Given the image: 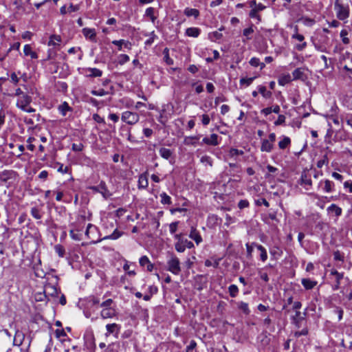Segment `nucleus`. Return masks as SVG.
Listing matches in <instances>:
<instances>
[{
    "mask_svg": "<svg viewBox=\"0 0 352 352\" xmlns=\"http://www.w3.org/2000/svg\"><path fill=\"white\" fill-rule=\"evenodd\" d=\"M18 177V173L13 170H4L0 172V181L6 184L8 187L16 182Z\"/></svg>",
    "mask_w": 352,
    "mask_h": 352,
    "instance_id": "obj_1",
    "label": "nucleus"
},
{
    "mask_svg": "<svg viewBox=\"0 0 352 352\" xmlns=\"http://www.w3.org/2000/svg\"><path fill=\"white\" fill-rule=\"evenodd\" d=\"M334 10L336 12V16L339 20L344 21L349 16V6L340 3L339 0L336 1Z\"/></svg>",
    "mask_w": 352,
    "mask_h": 352,
    "instance_id": "obj_2",
    "label": "nucleus"
},
{
    "mask_svg": "<svg viewBox=\"0 0 352 352\" xmlns=\"http://www.w3.org/2000/svg\"><path fill=\"white\" fill-rule=\"evenodd\" d=\"M168 270L175 275H178L181 272L179 259L175 255H171L167 261Z\"/></svg>",
    "mask_w": 352,
    "mask_h": 352,
    "instance_id": "obj_3",
    "label": "nucleus"
},
{
    "mask_svg": "<svg viewBox=\"0 0 352 352\" xmlns=\"http://www.w3.org/2000/svg\"><path fill=\"white\" fill-rule=\"evenodd\" d=\"M121 120L129 125H134L138 122L140 116L135 112L126 111L122 113Z\"/></svg>",
    "mask_w": 352,
    "mask_h": 352,
    "instance_id": "obj_4",
    "label": "nucleus"
},
{
    "mask_svg": "<svg viewBox=\"0 0 352 352\" xmlns=\"http://www.w3.org/2000/svg\"><path fill=\"white\" fill-rule=\"evenodd\" d=\"M89 189L96 192L100 193L107 199L111 195L104 182L101 181L98 186H90Z\"/></svg>",
    "mask_w": 352,
    "mask_h": 352,
    "instance_id": "obj_5",
    "label": "nucleus"
},
{
    "mask_svg": "<svg viewBox=\"0 0 352 352\" xmlns=\"http://www.w3.org/2000/svg\"><path fill=\"white\" fill-rule=\"evenodd\" d=\"M330 275L333 276L335 278V283L332 285V289L334 291L339 289L340 287L341 280L344 278V273H340L336 270L332 269L330 271Z\"/></svg>",
    "mask_w": 352,
    "mask_h": 352,
    "instance_id": "obj_6",
    "label": "nucleus"
},
{
    "mask_svg": "<svg viewBox=\"0 0 352 352\" xmlns=\"http://www.w3.org/2000/svg\"><path fill=\"white\" fill-rule=\"evenodd\" d=\"M31 102V96H28V94H23L22 96L18 98L16 102V107L20 108L21 109H25V107H28Z\"/></svg>",
    "mask_w": 352,
    "mask_h": 352,
    "instance_id": "obj_7",
    "label": "nucleus"
},
{
    "mask_svg": "<svg viewBox=\"0 0 352 352\" xmlns=\"http://www.w3.org/2000/svg\"><path fill=\"white\" fill-rule=\"evenodd\" d=\"M107 333H105L106 337L110 334H113L114 336L118 338L120 331V326L116 323L108 324L106 325Z\"/></svg>",
    "mask_w": 352,
    "mask_h": 352,
    "instance_id": "obj_8",
    "label": "nucleus"
},
{
    "mask_svg": "<svg viewBox=\"0 0 352 352\" xmlns=\"http://www.w3.org/2000/svg\"><path fill=\"white\" fill-rule=\"evenodd\" d=\"M25 340V334L20 330H16L13 343L16 346H20L23 344Z\"/></svg>",
    "mask_w": 352,
    "mask_h": 352,
    "instance_id": "obj_9",
    "label": "nucleus"
},
{
    "mask_svg": "<svg viewBox=\"0 0 352 352\" xmlns=\"http://www.w3.org/2000/svg\"><path fill=\"white\" fill-rule=\"evenodd\" d=\"M218 138L219 136L217 134L212 133L210 135V137L204 138L202 140V142L208 145L217 146L219 144Z\"/></svg>",
    "mask_w": 352,
    "mask_h": 352,
    "instance_id": "obj_10",
    "label": "nucleus"
},
{
    "mask_svg": "<svg viewBox=\"0 0 352 352\" xmlns=\"http://www.w3.org/2000/svg\"><path fill=\"white\" fill-rule=\"evenodd\" d=\"M300 184L304 186L306 189H308V188L306 187L307 186H311L312 182L308 173L305 171L302 172L300 177Z\"/></svg>",
    "mask_w": 352,
    "mask_h": 352,
    "instance_id": "obj_11",
    "label": "nucleus"
},
{
    "mask_svg": "<svg viewBox=\"0 0 352 352\" xmlns=\"http://www.w3.org/2000/svg\"><path fill=\"white\" fill-rule=\"evenodd\" d=\"M155 12L156 10L154 8L149 7L146 10L144 16L148 17L152 22V23L155 24L157 18V16L155 15Z\"/></svg>",
    "mask_w": 352,
    "mask_h": 352,
    "instance_id": "obj_12",
    "label": "nucleus"
},
{
    "mask_svg": "<svg viewBox=\"0 0 352 352\" xmlns=\"http://www.w3.org/2000/svg\"><path fill=\"white\" fill-rule=\"evenodd\" d=\"M147 173H144L139 176L138 179V188L146 189L148 186V181L147 177Z\"/></svg>",
    "mask_w": 352,
    "mask_h": 352,
    "instance_id": "obj_13",
    "label": "nucleus"
},
{
    "mask_svg": "<svg viewBox=\"0 0 352 352\" xmlns=\"http://www.w3.org/2000/svg\"><path fill=\"white\" fill-rule=\"evenodd\" d=\"M189 237L190 239H192V240H194L197 245L199 244L202 241V238H201L199 232L194 227L191 228Z\"/></svg>",
    "mask_w": 352,
    "mask_h": 352,
    "instance_id": "obj_14",
    "label": "nucleus"
},
{
    "mask_svg": "<svg viewBox=\"0 0 352 352\" xmlns=\"http://www.w3.org/2000/svg\"><path fill=\"white\" fill-rule=\"evenodd\" d=\"M274 148V144L270 142V140L263 139L261 142V151L263 152L270 153Z\"/></svg>",
    "mask_w": 352,
    "mask_h": 352,
    "instance_id": "obj_15",
    "label": "nucleus"
},
{
    "mask_svg": "<svg viewBox=\"0 0 352 352\" xmlns=\"http://www.w3.org/2000/svg\"><path fill=\"white\" fill-rule=\"evenodd\" d=\"M293 79L292 80H302L306 79V76L304 73V70L302 68H297L292 72Z\"/></svg>",
    "mask_w": 352,
    "mask_h": 352,
    "instance_id": "obj_16",
    "label": "nucleus"
},
{
    "mask_svg": "<svg viewBox=\"0 0 352 352\" xmlns=\"http://www.w3.org/2000/svg\"><path fill=\"white\" fill-rule=\"evenodd\" d=\"M82 34L86 38H89L91 41H94L96 39V34L94 29L87 28H83Z\"/></svg>",
    "mask_w": 352,
    "mask_h": 352,
    "instance_id": "obj_17",
    "label": "nucleus"
},
{
    "mask_svg": "<svg viewBox=\"0 0 352 352\" xmlns=\"http://www.w3.org/2000/svg\"><path fill=\"white\" fill-rule=\"evenodd\" d=\"M201 30L199 28H188L186 30V35L190 37L197 38L199 36Z\"/></svg>",
    "mask_w": 352,
    "mask_h": 352,
    "instance_id": "obj_18",
    "label": "nucleus"
},
{
    "mask_svg": "<svg viewBox=\"0 0 352 352\" xmlns=\"http://www.w3.org/2000/svg\"><path fill=\"white\" fill-rule=\"evenodd\" d=\"M252 245L255 246L258 251H260V258L263 262H265L267 259V254L266 249L261 245L253 243Z\"/></svg>",
    "mask_w": 352,
    "mask_h": 352,
    "instance_id": "obj_19",
    "label": "nucleus"
},
{
    "mask_svg": "<svg viewBox=\"0 0 352 352\" xmlns=\"http://www.w3.org/2000/svg\"><path fill=\"white\" fill-rule=\"evenodd\" d=\"M270 253L274 259L277 260L282 256L283 250L278 246H274L270 249Z\"/></svg>",
    "mask_w": 352,
    "mask_h": 352,
    "instance_id": "obj_20",
    "label": "nucleus"
},
{
    "mask_svg": "<svg viewBox=\"0 0 352 352\" xmlns=\"http://www.w3.org/2000/svg\"><path fill=\"white\" fill-rule=\"evenodd\" d=\"M301 283L306 289L309 290L313 289L317 285V281L309 278H302Z\"/></svg>",
    "mask_w": 352,
    "mask_h": 352,
    "instance_id": "obj_21",
    "label": "nucleus"
},
{
    "mask_svg": "<svg viewBox=\"0 0 352 352\" xmlns=\"http://www.w3.org/2000/svg\"><path fill=\"white\" fill-rule=\"evenodd\" d=\"M100 316L104 319L112 318L115 316V310L111 308H104L101 311Z\"/></svg>",
    "mask_w": 352,
    "mask_h": 352,
    "instance_id": "obj_22",
    "label": "nucleus"
},
{
    "mask_svg": "<svg viewBox=\"0 0 352 352\" xmlns=\"http://www.w3.org/2000/svg\"><path fill=\"white\" fill-rule=\"evenodd\" d=\"M44 292L47 297V296H55L58 294V289L56 287L50 284L45 286Z\"/></svg>",
    "mask_w": 352,
    "mask_h": 352,
    "instance_id": "obj_23",
    "label": "nucleus"
},
{
    "mask_svg": "<svg viewBox=\"0 0 352 352\" xmlns=\"http://www.w3.org/2000/svg\"><path fill=\"white\" fill-rule=\"evenodd\" d=\"M61 37L59 35L53 34L50 37V40L48 41L47 45L49 46H56L59 45L60 43L61 42Z\"/></svg>",
    "mask_w": 352,
    "mask_h": 352,
    "instance_id": "obj_24",
    "label": "nucleus"
},
{
    "mask_svg": "<svg viewBox=\"0 0 352 352\" xmlns=\"http://www.w3.org/2000/svg\"><path fill=\"white\" fill-rule=\"evenodd\" d=\"M23 52L25 56H30L32 59L38 58L37 54L32 50V47L30 45H25L24 46Z\"/></svg>",
    "mask_w": 352,
    "mask_h": 352,
    "instance_id": "obj_25",
    "label": "nucleus"
},
{
    "mask_svg": "<svg viewBox=\"0 0 352 352\" xmlns=\"http://www.w3.org/2000/svg\"><path fill=\"white\" fill-rule=\"evenodd\" d=\"M292 80V78L291 77V76L287 74H284V75H282L279 77L278 78V84L281 86H284L288 83H289Z\"/></svg>",
    "mask_w": 352,
    "mask_h": 352,
    "instance_id": "obj_26",
    "label": "nucleus"
},
{
    "mask_svg": "<svg viewBox=\"0 0 352 352\" xmlns=\"http://www.w3.org/2000/svg\"><path fill=\"white\" fill-rule=\"evenodd\" d=\"M72 110V108L69 106L67 102H64L58 107V111L63 116L67 115V111H71Z\"/></svg>",
    "mask_w": 352,
    "mask_h": 352,
    "instance_id": "obj_27",
    "label": "nucleus"
},
{
    "mask_svg": "<svg viewBox=\"0 0 352 352\" xmlns=\"http://www.w3.org/2000/svg\"><path fill=\"white\" fill-rule=\"evenodd\" d=\"M184 13L187 16H194L195 18H197L199 15V11L195 8H186Z\"/></svg>",
    "mask_w": 352,
    "mask_h": 352,
    "instance_id": "obj_28",
    "label": "nucleus"
},
{
    "mask_svg": "<svg viewBox=\"0 0 352 352\" xmlns=\"http://www.w3.org/2000/svg\"><path fill=\"white\" fill-rule=\"evenodd\" d=\"M223 34L219 31H214L208 34V38L213 42H216L222 38Z\"/></svg>",
    "mask_w": 352,
    "mask_h": 352,
    "instance_id": "obj_29",
    "label": "nucleus"
},
{
    "mask_svg": "<svg viewBox=\"0 0 352 352\" xmlns=\"http://www.w3.org/2000/svg\"><path fill=\"white\" fill-rule=\"evenodd\" d=\"M160 155L162 157L168 160L172 155V151L166 148L162 147L159 151Z\"/></svg>",
    "mask_w": 352,
    "mask_h": 352,
    "instance_id": "obj_30",
    "label": "nucleus"
},
{
    "mask_svg": "<svg viewBox=\"0 0 352 352\" xmlns=\"http://www.w3.org/2000/svg\"><path fill=\"white\" fill-rule=\"evenodd\" d=\"M123 234V232H120V231H118L117 229H116L112 234L108 235V236H104L102 239L103 240H106V239H113V240H116V239H118V238H120L121 236H122Z\"/></svg>",
    "mask_w": 352,
    "mask_h": 352,
    "instance_id": "obj_31",
    "label": "nucleus"
},
{
    "mask_svg": "<svg viewBox=\"0 0 352 352\" xmlns=\"http://www.w3.org/2000/svg\"><path fill=\"white\" fill-rule=\"evenodd\" d=\"M324 188L323 190L326 192H331L333 190L334 188V184L333 182L326 179L324 182Z\"/></svg>",
    "mask_w": 352,
    "mask_h": 352,
    "instance_id": "obj_32",
    "label": "nucleus"
},
{
    "mask_svg": "<svg viewBox=\"0 0 352 352\" xmlns=\"http://www.w3.org/2000/svg\"><path fill=\"white\" fill-rule=\"evenodd\" d=\"M87 71L89 72L88 76L89 77H100L102 75V72L97 68H88Z\"/></svg>",
    "mask_w": 352,
    "mask_h": 352,
    "instance_id": "obj_33",
    "label": "nucleus"
},
{
    "mask_svg": "<svg viewBox=\"0 0 352 352\" xmlns=\"http://www.w3.org/2000/svg\"><path fill=\"white\" fill-rule=\"evenodd\" d=\"M291 144V140L288 137L284 136L283 140L278 142V146L280 149H285Z\"/></svg>",
    "mask_w": 352,
    "mask_h": 352,
    "instance_id": "obj_34",
    "label": "nucleus"
},
{
    "mask_svg": "<svg viewBox=\"0 0 352 352\" xmlns=\"http://www.w3.org/2000/svg\"><path fill=\"white\" fill-rule=\"evenodd\" d=\"M329 212H333L336 214L337 217H339L342 214V208L338 207L337 205L333 204L327 208Z\"/></svg>",
    "mask_w": 352,
    "mask_h": 352,
    "instance_id": "obj_35",
    "label": "nucleus"
},
{
    "mask_svg": "<svg viewBox=\"0 0 352 352\" xmlns=\"http://www.w3.org/2000/svg\"><path fill=\"white\" fill-rule=\"evenodd\" d=\"M161 198V204H168L170 205L172 204L171 198L169 195H168L166 192H162L160 195Z\"/></svg>",
    "mask_w": 352,
    "mask_h": 352,
    "instance_id": "obj_36",
    "label": "nucleus"
},
{
    "mask_svg": "<svg viewBox=\"0 0 352 352\" xmlns=\"http://www.w3.org/2000/svg\"><path fill=\"white\" fill-rule=\"evenodd\" d=\"M258 91L265 98H269L272 96V92L267 91L266 87L263 85L258 87Z\"/></svg>",
    "mask_w": 352,
    "mask_h": 352,
    "instance_id": "obj_37",
    "label": "nucleus"
},
{
    "mask_svg": "<svg viewBox=\"0 0 352 352\" xmlns=\"http://www.w3.org/2000/svg\"><path fill=\"white\" fill-rule=\"evenodd\" d=\"M30 213L32 216L36 219H41L42 217L41 210L36 207L32 208Z\"/></svg>",
    "mask_w": 352,
    "mask_h": 352,
    "instance_id": "obj_38",
    "label": "nucleus"
},
{
    "mask_svg": "<svg viewBox=\"0 0 352 352\" xmlns=\"http://www.w3.org/2000/svg\"><path fill=\"white\" fill-rule=\"evenodd\" d=\"M228 292L231 297H236L239 293V288L236 285H230L228 287Z\"/></svg>",
    "mask_w": 352,
    "mask_h": 352,
    "instance_id": "obj_39",
    "label": "nucleus"
},
{
    "mask_svg": "<svg viewBox=\"0 0 352 352\" xmlns=\"http://www.w3.org/2000/svg\"><path fill=\"white\" fill-rule=\"evenodd\" d=\"M199 137L198 136H189V137H186L185 139H184V144L186 145H192V146H195V142L194 140H199Z\"/></svg>",
    "mask_w": 352,
    "mask_h": 352,
    "instance_id": "obj_40",
    "label": "nucleus"
},
{
    "mask_svg": "<svg viewBox=\"0 0 352 352\" xmlns=\"http://www.w3.org/2000/svg\"><path fill=\"white\" fill-rule=\"evenodd\" d=\"M238 308L241 310L244 314H249L250 309L248 307V304L244 302H239L238 303Z\"/></svg>",
    "mask_w": 352,
    "mask_h": 352,
    "instance_id": "obj_41",
    "label": "nucleus"
},
{
    "mask_svg": "<svg viewBox=\"0 0 352 352\" xmlns=\"http://www.w3.org/2000/svg\"><path fill=\"white\" fill-rule=\"evenodd\" d=\"M254 25L252 24L250 27L245 28L243 30V35L246 37L248 40L251 39L252 38L250 36L254 32Z\"/></svg>",
    "mask_w": 352,
    "mask_h": 352,
    "instance_id": "obj_42",
    "label": "nucleus"
},
{
    "mask_svg": "<svg viewBox=\"0 0 352 352\" xmlns=\"http://www.w3.org/2000/svg\"><path fill=\"white\" fill-rule=\"evenodd\" d=\"M329 158L327 155H324L322 158L317 162V167L321 168L324 165H328Z\"/></svg>",
    "mask_w": 352,
    "mask_h": 352,
    "instance_id": "obj_43",
    "label": "nucleus"
},
{
    "mask_svg": "<svg viewBox=\"0 0 352 352\" xmlns=\"http://www.w3.org/2000/svg\"><path fill=\"white\" fill-rule=\"evenodd\" d=\"M112 43L113 45L122 44L124 46V47L128 48V49H131V43L129 41H125L123 39L113 41Z\"/></svg>",
    "mask_w": 352,
    "mask_h": 352,
    "instance_id": "obj_44",
    "label": "nucleus"
},
{
    "mask_svg": "<svg viewBox=\"0 0 352 352\" xmlns=\"http://www.w3.org/2000/svg\"><path fill=\"white\" fill-rule=\"evenodd\" d=\"M314 45L316 50H317L319 52H328L327 46L323 43H321L320 42H315L314 43Z\"/></svg>",
    "mask_w": 352,
    "mask_h": 352,
    "instance_id": "obj_45",
    "label": "nucleus"
},
{
    "mask_svg": "<svg viewBox=\"0 0 352 352\" xmlns=\"http://www.w3.org/2000/svg\"><path fill=\"white\" fill-rule=\"evenodd\" d=\"M56 253L60 256L63 257L65 255V248L63 245L58 244L54 246Z\"/></svg>",
    "mask_w": 352,
    "mask_h": 352,
    "instance_id": "obj_46",
    "label": "nucleus"
},
{
    "mask_svg": "<svg viewBox=\"0 0 352 352\" xmlns=\"http://www.w3.org/2000/svg\"><path fill=\"white\" fill-rule=\"evenodd\" d=\"M293 322L298 324L299 322L304 320V316L301 315L300 311H296L295 315L292 317Z\"/></svg>",
    "mask_w": 352,
    "mask_h": 352,
    "instance_id": "obj_47",
    "label": "nucleus"
},
{
    "mask_svg": "<svg viewBox=\"0 0 352 352\" xmlns=\"http://www.w3.org/2000/svg\"><path fill=\"white\" fill-rule=\"evenodd\" d=\"M348 35V31L346 30H342L340 32V37L342 38V41L344 44H349V38L347 37Z\"/></svg>",
    "mask_w": 352,
    "mask_h": 352,
    "instance_id": "obj_48",
    "label": "nucleus"
},
{
    "mask_svg": "<svg viewBox=\"0 0 352 352\" xmlns=\"http://www.w3.org/2000/svg\"><path fill=\"white\" fill-rule=\"evenodd\" d=\"M294 34L292 36V38L296 39L300 42H302L304 41L305 37L303 35L300 34L298 33V28L297 26H295L294 28Z\"/></svg>",
    "mask_w": 352,
    "mask_h": 352,
    "instance_id": "obj_49",
    "label": "nucleus"
},
{
    "mask_svg": "<svg viewBox=\"0 0 352 352\" xmlns=\"http://www.w3.org/2000/svg\"><path fill=\"white\" fill-rule=\"evenodd\" d=\"M219 218L215 214H210L208 217V223L212 226H214L218 223Z\"/></svg>",
    "mask_w": 352,
    "mask_h": 352,
    "instance_id": "obj_50",
    "label": "nucleus"
},
{
    "mask_svg": "<svg viewBox=\"0 0 352 352\" xmlns=\"http://www.w3.org/2000/svg\"><path fill=\"white\" fill-rule=\"evenodd\" d=\"M175 250L179 252H184L186 250L183 240L179 241L177 243H175Z\"/></svg>",
    "mask_w": 352,
    "mask_h": 352,
    "instance_id": "obj_51",
    "label": "nucleus"
},
{
    "mask_svg": "<svg viewBox=\"0 0 352 352\" xmlns=\"http://www.w3.org/2000/svg\"><path fill=\"white\" fill-rule=\"evenodd\" d=\"M91 94L94 96H103L107 95L108 92L104 91L103 89H100L98 90H92Z\"/></svg>",
    "mask_w": 352,
    "mask_h": 352,
    "instance_id": "obj_52",
    "label": "nucleus"
},
{
    "mask_svg": "<svg viewBox=\"0 0 352 352\" xmlns=\"http://www.w3.org/2000/svg\"><path fill=\"white\" fill-rule=\"evenodd\" d=\"M139 263L142 267H146L148 264L151 263V261L146 256H142V257H140Z\"/></svg>",
    "mask_w": 352,
    "mask_h": 352,
    "instance_id": "obj_53",
    "label": "nucleus"
},
{
    "mask_svg": "<svg viewBox=\"0 0 352 352\" xmlns=\"http://www.w3.org/2000/svg\"><path fill=\"white\" fill-rule=\"evenodd\" d=\"M197 346V343L195 340H191L189 345L187 346L186 352H194Z\"/></svg>",
    "mask_w": 352,
    "mask_h": 352,
    "instance_id": "obj_54",
    "label": "nucleus"
},
{
    "mask_svg": "<svg viewBox=\"0 0 352 352\" xmlns=\"http://www.w3.org/2000/svg\"><path fill=\"white\" fill-rule=\"evenodd\" d=\"M254 78H255V77L248 78H242L240 80V84L241 85L245 84L247 86H249L252 83Z\"/></svg>",
    "mask_w": 352,
    "mask_h": 352,
    "instance_id": "obj_55",
    "label": "nucleus"
},
{
    "mask_svg": "<svg viewBox=\"0 0 352 352\" xmlns=\"http://www.w3.org/2000/svg\"><path fill=\"white\" fill-rule=\"evenodd\" d=\"M129 61V56L126 54H120L119 56V64L124 65V63Z\"/></svg>",
    "mask_w": 352,
    "mask_h": 352,
    "instance_id": "obj_56",
    "label": "nucleus"
},
{
    "mask_svg": "<svg viewBox=\"0 0 352 352\" xmlns=\"http://www.w3.org/2000/svg\"><path fill=\"white\" fill-rule=\"evenodd\" d=\"M70 236L75 241H80L82 239L81 234L76 233L74 230H71L69 232Z\"/></svg>",
    "mask_w": 352,
    "mask_h": 352,
    "instance_id": "obj_57",
    "label": "nucleus"
},
{
    "mask_svg": "<svg viewBox=\"0 0 352 352\" xmlns=\"http://www.w3.org/2000/svg\"><path fill=\"white\" fill-rule=\"evenodd\" d=\"M249 201L246 199H241L239 201V204H238V207L240 208V209H243V208H248L249 207Z\"/></svg>",
    "mask_w": 352,
    "mask_h": 352,
    "instance_id": "obj_58",
    "label": "nucleus"
},
{
    "mask_svg": "<svg viewBox=\"0 0 352 352\" xmlns=\"http://www.w3.org/2000/svg\"><path fill=\"white\" fill-rule=\"evenodd\" d=\"M178 224H179L178 221L173 222V223H171L170 224V226H169V231H170V232L171 234L175 233V232L177 230Z\"/></svg>",
    "mask_w": 352,
    "mask_h": 352,
    "instance_id": "obj_59",
    "label": "nucleus"
},
{
    "mask_svg": "<svg viewBox=\"0 0 352 352\" xmlns=\"http://www.w3.org/2000/svg\"><path fill=\"white\" fill-rule=\"evenodd\" d=\"M201 162L204 164H207L210 165V166H212V160L208 155L202 156L201 158Z\"/></svg>",
    "mask_w": 352,
    "mask_h": 352,
    "instance_id": "obj_60",
    "label": "nucleus"
},
{
    "mask_svg": "<svg viewBox=\"0 0 352 352\" xmlns=\"http://www.w3.org/2000/svg\"><path fill=\"white\" fill-rule=\"evenodd\" d=\"M47 298L45 292L43 293H38L35 295V299L36 301H43Z\"/></svg>",
    "mask_w": 352,
    "mask_h": 352,
    "instance_id": "obj_61",
    "label": "nucleus"
},
{
    "mask_svg": "<svg viewBox=\"0 0 352 352\" xmlns=\"http://www.w3.org/2000/svg\"><path fill=\"white\" fill-rule=\"evenodd\" d=\"M83 148H84V146L82 143H79V144L74 143L72 144V150L74 151H82Z\"/></svg>",
    "mask_w": 352,
    "mask_h": 352,
    "instance_id": "obj_62",
    "label": "nucleus"
},
{
    "mask_svg": "<svg viewBox=\"0 0 352 352\" xmlns=\"http://www.w3.org/2000/svg\"><path fill=\"white\" fill-rule=\"evenodd\" d=\"M249 63L253 67H258L260 65V60L258 58L253 57L250 59Z\"/></svg>",
    "mask_w": 352,
    "mask_h": 352,
    "instance_id": "obj_63",
    "label": "nucleus"
},
{
    "mask_svg": "<svg viewBox=\"0 0 352 352\" xmlns=\"http://www.w3.org/2000/svg\"><path fill=\"white\" fill-rule=\"evenodd\" d=\"M285 122V116L283 115H279L278 119L275 121V125H280Z\"/></svg>",
    "mask_w": 352,
    "mask_h": 352,
    "instance_id": "obj_64",
    "label": "nucleus"
}]
</instances>
